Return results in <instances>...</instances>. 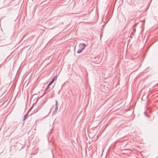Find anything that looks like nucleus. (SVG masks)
Instances as JSON below:
<instances>
[{
	"mask_svg": "<svg viewBox=\"0 0 158 158\" xmlns=\"http://www.w3.org/2000/svg\"><path fill=\"white\" fill-rule=\"evenodd\" d=\"M86 46V45L85 43H80L78 45V49L77 52L78 53H81L82 50L85 49Z\"/></svg>",
	"mask_w": 158,
	"mask_h": 158,
	"instance_id": "1",
	"label": "nucleus"
},
{
	"mask_svg": "<svg viewBox=\"0 0 158 158\" xmlns=\"http://www.w3.org/2000/svg\"><path fill=\"white\" fill-rule=\"evenodd\" d=\"M134 5H136L138 7H141L143 6V4L142 2V1L141 0H138L136 1V3L134 2Z\"/></svg>",
	"mask_w": 158,
	"mask_h": 158,
	"instance_id": "2",
	"label": "nucleus"
},
{
	"mask_svg": "<svg viewBox=\"0 0 158 158\" xmlns=\"http://www.w3.org/2000/svg\"><path fill=\"white\" fill-rule=\"evenodd\" d=\"M57 76L56 75L50 81L49 83L47 86L46 89H48L51 85L54 82V81L57 79Z\"/></svg>",
	"mask_w": 158,
	"mask_h": 158,
	"instance_id": "3",
	"label": "nucleus"
},
{
	"mask_svg": "<svg viewBox=\"0 0 158 158\" xmlns=\"http://www.w3.org/2000/svg\"><path fill=\"white\" fill-rule=\"evenodd\" d=\"M56 103H55V107L54 109V110L53 112L52 113V115H53L55 114L56 113V112L58 108V103L57 102L56 100L55 101Z\"/></svg>",
	"mask_w": 158,
	"mask_h": 158,
	"instance_id": "4",
	"label": "nucleus"
},
{
	"mask_svg": "<svg viewBox=\"0 0 158 158\" xmlns=\"http://www.w3.org/2000/svg\"><path fill=\"white\" fill-rule=\"evenodd\" d=\"M28 114H26L25 115H24V118L23 119V121H24V120H25L26 119V118L27 117V116H28Z\"/></svg>",
	"mask_w": 158,
	"mask_h": 158,
	"instance_id": "5",
	"label": "nucleus"
},
{
	"mask_svg": "<svg viewBox=\"0 0 158 158\" xmlns=\"http://www.w3.org/2000/svg\"><path fill=\"white\" fill-rule=\"evenodd\" d=\"M144 113H145V115H146L147 117H148V118H150V116L149 115H148V114H146L145 112Z\"/></svg>",
	"mask_w": 158,
	"mask_h": 158,
	"instance_id": "6",
	"label": "nucleus"
},
{
	"mask_svg": "<svg viewBox=\"0 0 158 158\" xmlns=\"http://www.w3.org/2000/svg\"><path fill=\"white\" fill-rule=\"evenodd\" d=\"M34 105V104H33V105L30 108V110H30L31 109V108L33 107V105Z\"/></svg>",
	"mask_w": 158,
	"mask_h": 158,
	"instance_id": "7",
	"label": "nucleus"
},
{
	"mask_svg": "<svg viewBox=\"0 0 158 158\" xmlns=\"http://www.w3.org/2000/svg\"><path fill=\"white\" fill-rule=\"evenodd\" d=\"M39 98H38L37 100L36 101V102H35L34 104H35V103H36V102H37V101H38V100Z\"/></svg>",
	"mask_w": 158,
	"mask_h": 158,
	"instance_id": "8",
	"label": "nucleus"
},
{
	"mask_svg": "<svg viewBox=\"0 0 158 158\" xmlns=\"http://www.w3.org/2000/svg\"><path fill=\"white\" fill-rule=\"evenodd\" d=\"M101 37H102V36H101V37H100V38H101Z\"/></svg>",
	"mask_w": 158,
	"mask_h": 158,
	"instance_id": "9",
	"label": "nucleus"
},
{
	"mask_svg": "<svg viewBox=\"0 0 158 158\" xmlns=\"http://www.w3.org/2000/svg\"><path fill=\"white\" fill-rule=\"evenodd\" d=\"M43 96V95L41 96V97H40H40H42V96Z\"/></svg>",
	"mask_w": 158,
	"mask_h": 158,
	"instance_id": "10",
	"label": "nucleus"
}]
</instances>
